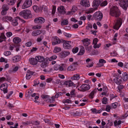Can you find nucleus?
I'll return each instance as SVG.
<instances>
[{"mask_svg":"<svg viewBox=\"0 0 128 128\" xmlns=\"http://www.w3.org/2000/svg\"><path fill=\"white\" fill-rule=\"evenodd\" d=\"M110 14L112 16L117 18L120 14V12L117 6H114L110 8Z\"/></svg>","mask_w":128,"mask_h":128,"instance_id":"1","label":"nucleus"},{"mask_svg":"<svg viewBox=\"0 0 128 128\" xmlns=\"http://www.w3.org/2000/svg\"><path fill=\"white\" fill-rule=\"evenodd\" d=\"M19 15L26 19L30 18L32 16L31 11L28 10H22L20 13Z\"/></svg>","mask_w":128,"mask_h":128,"instance_id":"2","label":"nucleus"},{"mask_svg":"<svg viewBox=\"0 0 128 128\" xmlns=\"http://www.w3.org/2000/svg\"><path fill=\"white\" fill-rule=\"evenodd\" d=\"M116 1H120V6L124 10H126L128 6V0H116Z\"/></svg>","mask_w":128,"mask_h":128,"instance_id":"3","label":"nucleus"},{"mask_svg":"<svg viewBox=\"0 0 128 128\" xmlns=\"http://www.w3.org/2000/svg\"><path fill=\"white\" fill-rule=\"evenodd\" d=\"M122 20L121 18H118L116 20V22L115 25L114 26V28L115 29L118 30L122 24Z\"/></svg>","mask_w":128,"mask_h":128,"instance_id":"4","label":"nucleus"},{"mask_svg":"<svg viewBox=\"0 0 128 128\" xmlns=\"http://www.w3.org/2000/svg\"><path fill=\"white\" fill-rule=\"evenodd\" d=\"M32 3L31 0H26L22 6V8L25 9L30 7Z\"/></svg>","mask_w":128,"mask_h":128,"instance_id":"5","label":"nucleus"},{"mask_svg":"<svg viewBox=\"0 0 128 128\" xmlns=\"http://www.w3.org/2000/svg\"><path fill=\"white\" fill-rule=\"evenodd\" d=\"M90 88V86L88 84H82L80 87V91L84 92L89 90Z\"/></svg>","mask_w":128,"mask_h":128,"instance_id":"6","label":"nucleus"},{"mask_svg":"<svg viewBox=\"0 0 128 128\" xmlns=\"http://www.w3.org/2000/svg\"><path fill=\"white\" fill-rule=\"evenodd\" d=\"M45 21V19L42 17L36 18L34 20L35 23L39 24L43 23Z\"/></svg>","mask_w":128,"mask_h":128,"instance_id":"7","label":"nucleus"},{"mask_svg":"<svg viewBox=\"0 0 128 128\" xmlns=\"http://www.w3.org/2000/svg\"><path fill=\"white\" fill-rule=\"evenodd\" d=\"M70 114L74 116H79L82 114V112L79 111L74 110H71L70 112Z\"/></svg>","mask_w":128,"mask_h":128,"instance_id":"8","label":"nucleus"},{"mask_svg":"<svg viewBox=\"0 0 128 128\" xmlns=\"http://www.w3.org/2000/svg\"><path fill=\"white\" fill-rule=\"evenodd\" d=\"M94 17L96 20L100 21L102 19L103 15L102 13H96L94 14Z\"/></svg>","mask_w":128,"mask_h":128,"instance_id":"9","label":"nucleus"},{"mask_svg":"<svg viewBox=\"0 0 128 128\" xmlns=\"http://www.w3.org/2000/svg\"><path fill=\"white\" fill-rule=\"evenodd\" d=\"M80 4L83 6L86 7L90 6V3L88 0H81Z\"/></svg>","mask_w":128,"mask_h":128,"instance_id":"10","label":"nucleus"},{"mask_svg":"<svg viewBox=\"0 0 128 128\" xmlns=\"http://www.w3.org/2000/svg\"><path fill=\"white\" fill-rule=\"evenodd\" d=\"M57 10L58 13L61 14H64L66 12V9L63 6H61L58 7V8Z\"/></svg>","mask_w":128,"mask_h":128,"instance_id":"11","label":"nucleus"},{"mask_svg":"<svg viewBox=\"0 0 128 128\" xmlns=\"http://www.w3.org/2000/svg\"><path fill=\"white\" fill-rule=\"evenodd\" d=\"M71 43L70 41H64V43L63 44V47L64 48L66 49L70 48L71 46L70 44Z\"/></svg>","mask_w":128,"mask_h":128,"instance_id":"12","label":"nucleus"},{"mask_svg":"<svg viewBox=\"0 0 128 128\" xmlns=\"http://www.w3.org/2000/svg\"><path fill=\"white\" fill-rule=\"evenodd\" d=\"M70 54V52L68 51H62L60 54V57L62 58H64L68 55Z\"/></svg>","mask_w":128,"mask_h":128,"instance_id":"13","label":"nucleus"},{"mask_svg":"<svg viewBox=\"0 0 128 128\" xmlns=\"http://www.w3.org/2000/svg\"><path fill=\"white\" fill-rule=\"evenodd\" d=\"M61 42V40L56 36H55L54 38V41L52 42V44L55 45L57 44H59Z\"/></svg>","mask_w":128,"mask_h":128,"instance_id":"14","label":"nucleus"},{"mask_svg":"<svg viewBox=\"0 0 128 128\" xmlns=\"http://www.w3.org/2000/svg\"><path fill=\"white\" fill-rule=\"evenodd\" d=\"M42 33L40 30H37L32 32V35L33 36H36L40 35Z\"/></svg>","mask_w":128,"mask_h":128,"instance_id":"15","label":"nucleus"},{"mask_svg":"<svg viewBox=\"0 0 128 128\" xmlns=\"http://www.w3.org/2000/svg\"><path fill=\"white\" fill-rule=\"evenodd\" d=\"M29 60L30 64L32 65H36L38 63L37 60L36 58H32L30 59Z\"/></svg>","mask_w":128,"mask_h":128,"instance_id":"16","label":"nucleus"},{"mask_svg":"<svg viewBox=\"0 0 128 128\" xmlns=\"http://www.w3.org/2000/svg\"><path fill=\"white\" fill-rule=\"evenodd\" d=\"M99 64H98V67H100L103 66L104 65V63H106V61L103 59H100L99 61Z\"/></svg>","mask_w":128,"mask_h":128,"instance_id":"17","label":"nucleus"},{"mask_svg":"<svg viewBox=\"0 0 128 128\" xmlns=\"http://www.w3.org/2000/svg\"><path fill=\"white\" fill-rule=\"evenodd\" d=\"M37 61L40 62H42L44 60V58L42 56H38L36 57Z\"/></svg>","mask_w":128,"mask_h":128,"instance_id":"18","label":"nucleus"},{"mask_svg":"<svg viewBox=\"0 0 128 128\" xmlns=\"http://www.w3.org/2000/svg\"><path fill=\"white\" fill-rule=\"evenodd\" d=\"M122 78L124 81H126L128 79V74L126 72H123L122 74Z\"/></svg>","mask_w":128,"mask_h":128,"instance_id":"19","label":"nucleus"},{"mask_svg":"<svg viewBox=\"0 0 128 128\" xmlns=\"http://www.w3.org/2000/svg\"><path fill=\"white\" fill-rule=\"evenodd\" d=\"M12 19V18L11 17L6 16L3 17L2 18V20L5 22H6L7 21V20H8L9 21H11Z\"/></svg>","mask_w":128,"mask_h":128,"instance_id":"20","label":"nucleus"},{"mask_svg":"<svg viewBox=\"0 0 128 128\" xmlns=\"http://www.w3.org/2000/svg\"><path fill=\"white\" fill-rule=\"evenodd\" d=\"M20 56H16L12 58V60L14 62H16L20 60Z\"/></svg>","mask_w":128,"mask_h":128,"instance_id":"21","label":"nucleus"},{"mask_svg":"<svg viewBox=\"0 0 128 128\" xmlns=\"http://www.w3.org/2000/svg\"><path fill=\"white\" fill-rule=\"evenodd\" d=\"M80 78V76L78 74H75L71 77V79L73 80H78Z\"/></svg>","mask_w":128,"mask_h":128,"instance_id":"22","label":"nucleus"},{"mask_svg":"<svg viewBox=\"0 0 128 128\" xmlns=\"http://www.w3.org/2000/svg\"><path fill=\"white\" fill-rule=\"evenodd\" d=\"M84 48L87 52L88 53L90 52L92 48V46H86L84 47Z\"/></svg>","mask_w":128,"mask_h":128,"instance_id":"23","label":"nucleus"},{"mask_svg":"<svg viewBox=\"0 0 128 128\" xmlns=\"http://www.w3.org/2000/svg\"><path fill=\"white\" fill-rule=\"evenodd\" d=\"M21 39L18 37L14 38L13 40V42L16 44H18L21 41Z\"/></svg>","mask_w":128,"mask_h":128,"instance_id":"24","label":"nucleus"},{"mask_svg":"<svg viewBox=\"0 0 128 128\" xmlns=\"http://www.w3.org/2000/svg\"><path fill=\"white\" fill-rule=\"evenodd\" d=\"M100 3V1L99 0H94L93 1V5L96 6H98Z\"/></svg>","mask_w":128,"mask_h":128,"instance_id":"25","label":"nucleus"},{"mask_svg":"<svg viewBox=\"0 0 128 128\" xmlns=\"http://www.w3.org/2000/svg\"><path fill=\"white\" fill-rule=\"evenodd\" d=\"M76 69V66L74 65L69 66L67 68L68 70L69 71H72Z\"/></svg>","mask_w":128,"mask_h":128,"instance_id":"26","label":"nucleus"},{"mask_svg":"<svg viewBox=\"0 0 128 128\" xmlns=\"http://www.w3.org/2000/svg\"><path fill=\"white\" fill-rule=\"evenodd\" d=\"M47 62V61H46L45 60L44 62L41 64L40 66L42 68H44L48 66V64Z\"/></svg>","mask_w":128,"mask_h":128,"instance_id":"27","label":"nucleus"},{"mask_svg":"<svg viewBox=\"0 0 128 128\" xmlns=\"http://www.w3.org/2000/svg\"><path fill=\"white\" fill-rule=\"evenodd\" d=\"M68 22L67 19H65L62 20L61 23L62 26L66 25L68 24Z\"/></svg>","mask_w":128,"mask_h":128,"instance_id":"28","label":"nucleus"},{"mask_svg":"<svg viewBox=\"0 0 128 128\" xmlns=\"http://www.w3.org/2000/svg\"><path fill=\"white\" fill-rule=\"evenodd\" d=\"M97 91V89L96 88L94 89V90L92 91L90 94V97L91 98H93V97L94 93H96Z\"/></svg>","mask_w":128,"mask_h":128,"instance_id":"29","label":"nucleus"},{"mask_svg":"<svg viewBox=\"0 0 128 128\" xmlns=\"http://www.w3.org/2000/svg\"><path fill=\"white\" fill-rule=\"evenodd\" d=\"M12 24L14 26H16L18 24L17 20L16 19L14 18L12 21Z\"/></svg>","mask_w":128,"mask_h":128,"instance_id":"30","label":"nucleus"},{"mask_svg":"<svg viewBox=\"0 0 128 128\" xmlns=\"http://www.w3.org/2000/svg\"><path fill=\"white\" fill-rule=\"evenodd\" d=\"M9 9V6L7 4H4L3 5L2 9L6 11H8Z\"/></svg>","mask_w":128,"mask_h":128,"instance_id":"31","label":"nucleus"},{"mask_svg":"<svg viewBox=\"0 0 128 128\" xmlns=\"http://www.w3.org/2000/svg\"><path fill=\"white\" fill-rule=\"evenodd\" d=\"M33 92V90H29L28 92L26 94V97H27L28 96H30Z\"/></svg>","mask_w":128,"mask_h":128,"instance_id":"32","label":"nucleus"},{"mask_svg":"<svg viewBox=\"0 0 128 128\" xmlns=\"http://www.w3.org/2000/svg\"><path fill=\"white\" fill-rule=\"evenodd\" d=\"M16 2V0H8L9 2L8 3V4L10 5H14Z\"/></svg>","mask_w":128,"mask_h":128,"instance_id":"33","label":"nucleus"},{"mask_svg":"<svg viewBox=\"0 0 128 128\" xmlns=\"http://www.w3.org/2000/svg\"><path fill=\"white\" fill-rule=\"evenodd\" d=\"M64 34L65 36L68 38H70L72 36L71 34L68 32H64Z\"/></svg>","mask_w":128,"mask_h":128,"instance_id":"34","label":"nucleus"},{"mask_svg":"<svg viewBox=\"0 0 128 128\" xmlns=\"http://www.w3.org/2000/svg\"><path fill=\"white\" fill-rule=\"evenodd\" d=\"M121 121L119 120L118 121L117 120H115L114 122V125L115 126H117L121 124Z\"/></svg>","mask_w":128,"mask_h":128,"instance_id":"35","label":"nucleus"},{"mask_svg":"<svg viewBox=\"0 0 128 128\" xmlns=\"http://www.w3.org/2000/svg\"><path fill=\"white\" fill-rule=\"evenodd\" d=\"M0 38L1 39H3L4 41H6V38L4 35V33H1V35L0 36Z\"/></svg>","mask_w":128,"mask_h":128,"instance_id":"36","label":"nucleus"},{"mask_svg":"<svg viewBox=\"0 0 128 128\" xmlns=\"http://www.w3.org/2000/svg\"><path fill=\"white\" fill-rule=\"evenodd\" d=\"M84 52V47L80 49V50L78 53V54L79 55H83Z\"/></svg>","mask_w":128,"mask_h":128,"instance_id":"37","label":"nucleus"},{"mask_svg":"<svg viewBox=\"0 0 128 128\" xmlns=\"http://www.w3.org/2000/svg\"><path fill=\"white\" fill-rule=\"evenodd\" d=\"M61 50V48H54V52L55 53H57L59 52Z\"/></svg>","mask_w":128,"mask_h":128,"instance_id":"38","label":"nucleus"},{"mask_svg":"<svg viewBox=\"0 0 128 128\" xmlns=\"http://www.w3.org/2000/svg\"><path fill=\"white\" fill-rule=\"evenodd\" d=\"M42 27L41 25H37L35 26H34L32 27V29L36 30L37 29H39L40 28Z\"/></svg>","mask_w":128,"mask_h":128,"instance_id":"39","label":"nucleus"},{"mask_svg":"<svg viewBox=\"0 0 128 128\" xmlns=\"http://www.w3.org/2000/svg\"><path fill=\"white\" fill-rule=\"evenodd\" d=\"M62 102L64 104H65L66 103L68 104H70L71 103H72L71 101L68 99L63 100Z\"/></svg>","mask_w":128,"mask_h":128,"instance_id":"40","label":"nucleus"},{"mask_svg":"<svg viewBox=\"0 0 128 128\" xmlns=\"http://www.w3.org/2000/svg\"><path fill=\"white\" fill-rule=\"evenodd\" d=\"M33 8L34 10L36 12H38V7L36 6H33Z\"/></svg>","mask_w":128,"mask_h":128,"instance_id":"41","label":"nucleus"},{"mask_svg":"<svg viewBox=\"0 0 128 128\" xmlns=\"http://www.w3.org/2000/svg\"><path fill=\"white\" fill-rule=\"evenodd\" d=\"M108 4L106 0H105L102 2L100 4V6H106Z\"/></svg>","mask_w":128,"mask_h":128,"instance_id":"42","label":"nucleus"},{"mask_svg":"<svg viewBox=\"0 0 128 128\" xmlns=\"http://www.w3.org/2000/svg\"><path fill=\"white\" fill-rule=\"evenodd\" d=\"M94 10V9L92 8H90V9H88L86 12L87 14H89L90 13L92 12H93Z\"/></svg>","mask_w":128,"mask_h":128,"instance_id":"43","label":"nucleus"},{"mask_svg":"<svg viewBox=\"0 0 128 128\" xmlns=\"http://www.w3.org/2000/svg\"><path fill=\"white\" fill-rule=\"evenodd\" d=\"M56 58L57 56H52L49 58V60L50 61H51L56 59Z\"/></svg>","mask_w":128,"mask_h":128,"instance_id":"44","label":"nucleus"},{"mask_svg":"<svg viewBox=\"0 0 128 128\" xmlns=\"http://www.w3.org/2000/svg\"><path fill=\"white\" fill-rule=\"evenodd\" d=\"M6 84V88H3V89L2 90V89H1V90H3V92L4 93H7L8 92V90H7V88L8 86V84Z\"/></svg>","mask_w":128,"mask_h":128,"instance_id":"45","label":"nucleus"},{"mask_svg":"<svg viewBox=\"0 0 128 128\" xmlns=\"http://www.w3.org/2000/svg\"><path fill=\"white\" fill-rule=\"evenodd\" d=\"M56 6H52V14H54L56 10Z\"/></svg>","mask_w":128,"mask_h":128,"instance_id":"46","label":"nucleus"},{"mask_svg":"<svg viewBox=\"0 0 128 128\" xmlns=\"http://www.w3.org/2000/svg\"><path fill=\"white\" fill-rule=\"evenodd\" d=\"M55 84H58L60 85H62L60 80L58 79H57L56 80Z\"/></svg>","mask_w":128,"mask_h":128,"instance_id":"47","label":"nucleus"},{"mask_svg":"<svg viewBox=\"0 0 128 128\" xmlns=\"http://www.w3.org/2000/svg\"><path fill=\"white\" fill-rule=\"evenodd\" d=\"M114 81L117 84L120 85V84L121 80H118L117 79L114 78Z\"/></svg>","mask_w":128,"mask_h":128,"instance_id":"48","label":"nucleus"},{"mask_svg":"<svg viewBox=\"0 0 128 128\" xmlns=\"http://www.w3.org/2000/svg\"><path fill=\"white\" fill-rule=\"evenodd\" d=\"M78 48L77 47L75 48H73L72 50V51L74 53H76L78 52Z\"/></svg>","mask_w":128,"mask_h":128,"instance_id":"49","label":"nucleus"},{"mask_svg":"<svg viewBox=\"0 0 128 128\" xmlns=\"http://www.w3.org/2000/svg\"><path fill=\"white\" fill-rule=\"evenodd\" d=\"M97 54V52L95 50H93L91 53L90 54L91 55H94Z\"/></svg>","mask_w":128,"mask_h":128,"instance_id":"50","label":"nucleus"},{"mask_svg":"<svg viewBox=\"0 0 128 128\" xmlns=\"http://www.w3.org/2000/svg\"><path fill=\"white\" fill-rule=\"evenodd\" d=\"M107 99L106 97H104L102 99V103L104 104H106L107 103Z\"/></svg>","mask_w":128,"mask_h":128,"instance_id":"51","label":"nucleus"},{"mask_svg":"<svg viewBox=\"0 0 128 128\" xmlns=\"http://www.w3.org/2000/svg\"><path fill=\"white\" fill-rule=\"evenodd\" d=\"M6 35L7 37H10L12 35V34L10 32H8L6 33Z\"/></svg>","mask_w":128,"mask_h":128,"instance_id":"52","label":"nucleus"},{"mask_svg":"<svg viewBox=\"0 0 128 128\" xmlns=\"http://www.w3.org/2000/svg\"><path fill=\"white\" fill-rule=\"evenodd\" d=\"M11 52L10 51H6L4 52V54L6 56H8L10 55Z\"/></svg>","mask_w":128,"mask_h":128,"instance_id":"53","label":"nucleus"},{"mask_svg":"<svg viewBox=\"0 0 128 128\" xmlns=\"http://www.w3.org/2000/svg\"><path fill=\"white\" fill-rule=\"evenodd\" d=\"M2 9V11H1V14L2 15H6L7 13V11L4 10Z\"/></svg>","mask_w":128,"mask_h":128,"instance_id":"54","label":"nucleus"},{"mask_svg":"<svg viewBox=\"0 0 128 128\" xmlns=\"http://www.w3.org/2000/svg\"><path fill=\"white\" fill-rule=\"evenodd\" d=\"M44 121L45 123H48L50 125L52 124V123L48 119H44Z\"/></svg>","mask_w":128,"mask_h":128,"instance_id":"55","label":"nucleus"},{"mask_svg":"<svg viewBox=\"0 0 128 128\" xmlns=\"http://www.w3.org/2000/svg\"><path fill=\"white\" fill-rule=\"evenodd\" d=\"M32 44V43L31 42H28L25 44L26 46L29 47Z\"/></svg>","mask_w":128,"mask_h":128,"instance_id":"56","label":"nucleus"},{"mask_svg":"<svg viewBox=\"0 0 128 128\" xmlns=\"http://www.w3.org/2000/svg\"><path fill=\"white\" fill-rule=\"evenodd\" d=\"M118 104L117 102H115L112 103V106L114 108H116Z\"/></svg>","mask_w":128,"mask_h":128,"instance_id":"57","label":"nucleus"},{"mask_svg":"<svg viewBox=\"0 0 128 128\" xmlns=\"http://www.w3.org/2000/svg\"><path fill=\"white\" fill-rule=\"evenodd\" d=\"M98 42V39L97 38H94L93 41V44H94V45H95L96 44H97V43Z\"/></svg>","mask_w":128,"mask_h":128,"instance_id":"58","label":"nucleus"},{"mask_svg":"<svg viewBox=\"0 0 128 128\" xmlns=\"http://www.w3.org/2000/svg\"><path fill=\"white\" fill-rule=\"evenodd\" d=\"M31 75L30 74H26V78L28 80H29L31 77Z\"/></svg>","mask_w":128,"mask_h":128,"instance_id":"59","label":"nucleus"},{"mask_svg":"<svg viewBox=\"0 0 128 128\" xmlns=\"http://www.w3.org/2000/svg\"><path fill=\"white\" fill-rule=\"evenodd\" d=\"M60 66L59 65H56L54 67V69L55 70H59Z\"/></svg>","mask_w":128,"mask_h":128,"instance_id":"60","label":"nucleus"},{"mask_svg":"<svg viewBox=\"0 0 128 128\" xmlns=\"http://www.w3.org/2000/svg\"><path fill=\"white\" fill-rule=\"evenodd\" d=\"M30 122L29 121H26V122H22V124L25 126H27L30 124Z\"/></svg>","mask_w":128,"mask_h":128,"instance_id":"61","label":"nucleus"},{"mask_svg":"<svg viewBox=\"0 0 128 128\" xmlns=\"http://www.w3.org/2000/svg\"><path fill=\"white\" fill-rule=\"evenodd\" d=\"M110 106L108 105L106 106V110L107 112H109L110 111Z\"/></svg>","mask_w":128,"mask_h":128,"instance_id":"62","label":"nucleus"},{"mask_svg":"<svg viewBox=\"0 0 128 128\" xmlns=\"http://www.w3.org/2000/svg\"><path fill=\"white\" fill-rule=\"evenodd\" d=\"M69 87L72 86H75V84L72 82L71 80H70Z\"/></svg>","mask_w":128,"mask_h":128,"instance_id":"63","label":"nucleus"},{"mask_svg":"<svg viewBox=\"0 0 128 128\" xmlns=\"http://www.w3.org/2000/svg\"><path fill=\"white\" fill-rule=\"evenodd\" d=\"M52 78H47L46 80V82H50L52 80Z\"/></svg>","mask_w":128,"mask_h":128,"instance_id":"64","label":"nucleus"}]
</instances>
